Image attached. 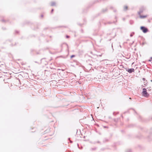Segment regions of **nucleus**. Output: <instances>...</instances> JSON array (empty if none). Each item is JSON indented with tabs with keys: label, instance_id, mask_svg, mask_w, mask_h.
Returning <instances> with one entry per match:
<instances>
[{
	"label": "nucleus",
	"instance_id": "obj_1",
	"mask_svg": "<svg viewBox=\"0 0 152 152\" xmlns=\"http://www.w3.org/2000/svg\"><path fill=\"white\" fill-rule=\"evenodd\" d=\"M144 9H141L140 10V11L138 12V14L140 15V18H146L147 16V15H141V13L143 12V11Z\"/></svg>",
	"mask_w": 152,
	"mask_h": 152
},
{
	"label": "nucleus",
	"instance_id": "obj_2",
	"mask_svg": "<svg viewBox=\"0 0 152 152\" xmlns=\"http://www.w3.org/2000/svg\"><path fill=\"white\" fill-rule=\"evenodd\" d=\"M142 94V95L146 97H148L149 96V94L147 92V91L145 88H144L143 89Z\"/></svg>",
	"mask_w": 152,
	"mask_h": 152
},
{
	"label": "nucleus",
	"instance_id": "obj_3",
	"mask_svg": "<svg viewBox=\"0 0 152 152\" xmlns=\"http://www.w3.org/2000/svg\"><path fill=\"white\" fill-rule=\"evenodd\" d=\"M140 29L144 33H146L148 31V29L144 26H141L140 27Z\"/></svg>",
	"mask_w": 152,
	"mask_h": 152
},
{
	"label": "nucleus",
	"instance_id": "obj_4",
	"mask_svg": "<svg viewBox=\"0 0 152 152\" xmlns=\"http://www.w3.org/2000/svg\"><path fill=\"white\" fill-rule=\"evenodd\" d=\"M127 71L129 73H131L134 71V69H130L127 70Z\"/></svg>",
	"mask_w": 152,
	"mask_h": 152
},
{
	"label": "nucleus",
	"instance_id": "obj_5",
	"mask_svg": "<svg viewBox=\"0 0 152 152\" xmlns=\"http://www.w3.org/2000/svg\"><path fill=\"white\" fill-rule=\"evenodd\" d=\"M124 9L125 10H126L128 9V7L127 6H125L124 7Z\"/></svg>",
	"mask_w": 152,
	"mask_h": 152
},
{
	"label": "nucleus",
	"instance_id": "obj_6",
	"mask_svg": "<svg viewBox=\"0 0 152 152\" xmlns=\"http://www.w3.org/2000/svg\"><path fill=\"white\" fill-rule=\"evenodd\" d=\"M56 4L55 2H53L51 3V5L52 6H53L55 5Z\"/></svg>",
	"mask_w": 152,
	"mask_h": 152
},
{
	"label": "nucleus",
	"instance_id": "obj_7",
	"mask_svg": "<svg viewBox=\"0 0 152 152\" xmlns=\"http://www.w3.org/2000/svg\"><path fill=\"white\" fill-rule=\"evenodd\" d=\"M75 57V56L74 55H72L71 56V58H72L73 57Z\"/></svg>",
	"mask_w": 152,
	"mask_h": 152
},
{
	"label": "nucleus",
	"instance_id": "obj_8",
	"mask_svg": "<svg viewBox=\"0 0 152 152\" xmlns=\"http://www.w3.org/2000/svg\"><path fill=\"white\" fill-rule=\"evenodd\" d=\"M41 17L42 18H43V15H41Z\"/></svg>",
	"mask_w": 152,
	"mask_h": 152
},
{
	"label": "nucleus",
	"instance_id": "obj_9",
	"mask_svg": "<svg viewBox=\"0 0 152 152\" xmlns=\"http://www.w3.org/2000/svg\"><path fill=\"white\" fill-rule=\"evenodd\" d=\"M66 37L67 38H69V37L68 36H66Z\"/></svg>",
	"mask_w": 152,
	"mask_h": 152
},
{
	"label": "nucleus",
	"instance_id": "obj_10",
	"mask_svg": "<svg viewBox=\"0 0 152 152\" xmlns=\"http://www.w3.org/2000/svg\"><path fill=\"white\" fill-rule=\"evenodd\" d=\"M130 99H131V98H129Z\"/></svg>",
	"mask_w": 152,
	"mask_h": 152
},
{
	"label": "nucleus",
	"instance_id": "obj_11",
	"mask_svg": "<svg viewBox=\"0 0 152 152\" xmlns=\"http://www.w3.org/2000/svg\"><path fill=\"white\" fill-rule=\"evenodd\" d=\"M52 11H53V10H52Z\"/></svg>",
	"mask_w": 152,
	"mask_h": 152
}]
</instances>
